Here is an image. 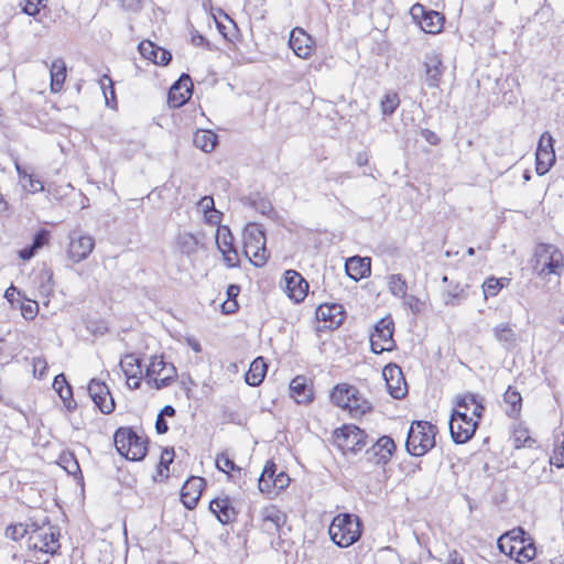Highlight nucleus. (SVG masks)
I'll return each mask as SVG.
<instances>
[{
	"instance_id": "774afa93",
	"label": "nucleus",
	"mask_w": 564,
	"mask_h": 564,
	"mask_svg": "<svg viewBox=\"0 0 564 564\" xmlns=\"http://www.w3.org/2000/svg\"><path fill=\"white\" fill-rule=\"evenodd\" d=\"M155 430L158 434H165L169 431V425L164 417L160 414H158L156 421H155Z\"/></svg>"
},
{
	"instance_id": "0eeeda50",
	"label": "nucleus",
	"mask_w": 564,
	"mask_h": 564,
	"mask_svg": "<svg viewBox=\"0 0 564 564\" xmlns=\"http://www.w3.org/2000/svg\"><path fill=\"white\" fill-rule=\"evenodd\" d=\"M481 419H474L466 411L453 410L449 433L455 444H465L473 438Z\"/></svg>"
},
{
	"instance_id": "20e7f679",
	"label": "nucleus",
	"mask_w": 564,
	"mask_h": 564,
	"mask_svg": "<svg viewBox=\"0 0 564 564\" xmlns=\"http://www.w3.org/2000/svg\"><path fill=\"white\" fill-rule=\"evenodd\" d=\"M243 253L256 267H262L269 259L263 230L256 224H249L243 231Z\"/></svg>"
},
{
	"instance_id": "6e6552de",
	"label": "nucleus",
	"mask_w": 564,
	"mask_h": 564,
	"mask_svg": "<svg viewBox=\"0 0 564 564\" xmlns=\"http://www.w3.org/2000/svg\"><path fill=\"white\" fill-rule=\"evenodd\" d=\"M145 376L150 378L149 383L160 390L169 387L177 377L176 368L173 364L166 362L162 356H154L145 370Z\"/></svg>"
},
{
	"instance_id": "680f3d73",
	"label": "nucleus",
	"mask_w": 564,
	"mask_h": 564,
	"mask_svg": "<svg viewBox=\"0 0 564 564\" xmlns=\"http://www.w3.org/2000/svg\"><path fill=\"white\" fill-rule=\"evenodd\" d=\"M171 59H172V54L169 51L160 47L159 52L156 54V58L154 59V64L165 66L169 64V62Z\"/></svg>"
},
{
	"instance_id": "69168bd1",
	"label": "nucleus",
	"mask_w": 564,
	"mask_h": 564,
	"mask_svg": "<svg viewBox=\"0 0 564 564\" xmlns=\"http://www.w3.org/2000/svg\"><path fill=\"white\" fill-rule=\"evenodd\" d=\"M28 180V188L31 193L42 192L44 189L43 183L40 180H36L32 174L29 175Z\"/></svg>"
},
{
	"instance_id": "052dcab7",
	"label": "nucleus",
	"mask_w": 564,
	"mask_h": 564,
	"mask_svg": "<svg viewBox=\"0 0 564 564\" xmlns=\"http://www.w3.org/2000/svg\"><path fill=\"white\" fill-rule=\"evenodd\" d=\"M252 206L263 215L271 213L273 209L271 203L261 197L254 199Z\"/></svg>"
},
{
	"instance_id": "f257e3e1",
	"label": "nucleus",
	"mask_w": 564,
	"mask_h": 564,
	"mask_svg": "<svg viewBox=\"0 0 564 564\" xmlns=\"http://www.w3.org/2000/svg\"><path fill=\"white\" fill-rule=\"evenodd\" d=\"M362 522L358 516L339 513L330 522L328 533L339 547H348L361 536Z\"/></svg>"
},
{
	"instance_id": "13d9d810",
	"label": "nucleus",
	"mask_w": 564,
	"mask_h": 564,
	"mask_svg": "<svg viewBox=\"0 0 564 564\" xmlns=\"http://www.w3.org/2000/svg\"><path fill=\"white\" fill-rule=\"evenodd\" d=\"M37 310L39 305L36 302H31L21 306L22 316L28 321H31L36 316Z\"/></svg>"
},
{
	"instance_id": "5fc2aeb1",
	"label": "nucleus",
	"mask_w": 564,
	"mask_h": 564,
	"mask_svg": "<svg viewBox=\"0 0 564 564\" xmlns=\"http://www.w3.org/2000/svg\"><path fill=\"white\" fill-rule=\"evenodd\" d=\"M100 87H101V89L104 91V95H105V98H106V104L109 105V98H108V95H107V89H108L109 95L112 98H115V88H113L112 79L108 75H104L102 78L100 79Z\"/></svg>"
},
{
	"instance_id": "ddd939ff",
	"label": "nucleus",
	"mask_w": 564,
	"mask_h": 564,
	"mask_svg": "<svg viewBox=\"0 0 564 564\" xmlns=\"http://www.w3.org/2000/svg\"><path fill=\"white\" fill-rule=\"evenodd\" d=\"M278 467L272 460H268L258 481L261 492L270 494L271 489L282 490L289 486L290 477L284 473H276Z\"/></svg>"
},
{
	"instance_id": "c9c22d12",
	"label": "nucleus",
	"mask_w": 564,
	"mask_h": 564,
	"mask_svg": "<svg viewBox=\"0 0 564 564\" xmlns=\"http://www.w3.org/2000/svg\"><path fill=\"white\" fill-rule=\"evenodd\" d=\"M554 163V149H550V151L541 150L535 152V171L538 175L546 174Z\"/></svg>"
},
{
	"instance_id": "3c124183",
	"label": "nucleus",
	"mask_w": 564,
	"mask_h": 564,
	"mask_svg": "<svg viewBox=\"0 0 564 564\" xmlns=\"http://www.w3.org/2000/svg\"><path fill=\"white\" fill-rule=\"evenodd\" d=\"M58 395L63 400L65 406L70 411L76 408V402L73 399V390L70 384L64 386V389L57 391Z\"/></svg>"
},
{
	"instance_id": "ea45409f",
	"label": "nucleus",
	"mask_w": 564,
	"mask_h": 564,
	"mask_svg": "<svg viewBox=\"0 0 564 564\" xmlns=\"http://www.w3.org/2000/svg\"><path fill=\"white\" fill-rule=\"evenodd\" d=\"M503 399L511 406V411L508 412L509 415H516L520 412L522 397L517 390L509 387L503 394Z\"/></svg>"
},
{
	"instance_id": "a18cd8bd",
	"label": "nucleus",
	"mask_w": 564,
	"mask_h": 564,
	"mask_svg": "<svg viewBox=\"0 0 564 564\" xmlns=\"http://www.w3.org/2000/svg\"><path fill=\"white\" fill-rule=\"evenodd\" d=\"M29 533V527L23 523L11 524L6 529V536L19 541Z\"/></svg>"
},
{
	"instance_id": "39448f33",
	"label": "nucleus",
	"mask_w": 564,
	"mask_h": 564,
	"mask_svg": "<svg viewBox=\"0 0 564 564\" xmlns=\"http://www.w3.org/2000/svg\"><path fill=\"white\" fill-rule=\"evenodd\" d=\"M564 268V258L557 247L539 243L534 249L533 271L539 275L560 274Z\"/></svg>"
},
{
	"instance_id": "a19ab883",
	"label": "nucleus",
	"mask_w": 564,
	"mask_h": 564,
	"mask_svg": "<svg viewBox=\"0 0 564 564\" xmlns=\"http://www.w3.org/2000/svg\"><path fill=\"white\" fill-rule=\"evenodd\" d=\"M61 465L69 475L76 476L80 474L78 460L73 453L63 454L61 456Z\"/></svg>"
},
{
	"instance_id": "bf43d9fd",
	"label": "nucleus",
	"mask_w": 564,
	"mask_h": 564,
	"mask_svg": "<svg viewBox=\"0 0 564 564\" xmlns=\"http://www.w3.org/2000/svg\"><path fill=\"white\" fill-rule=\"evenodd\" d=\"M554 140L552 135L549 132H544L539 140L536 151H550V149H553Z\"/></svg>"
},
{
	"instance_id": "423d86ee",
	"label": "nucleus",
	"mask_w": 564,
	"mask_h": 564,
	"mask_svg": "<svg viewBox=\"0 0 564 564\" xmlns=\"http://www.w3.org/2000/svg\"><path fill=\"white\" fill-rule=\"evenodd\" d=\"M330 399L337 406L349 410L354 416L371 410V404L359 394V391L346 383L337 384L332 391Z\"/></svg>"
},
{
	"instance_id": "6e6d98bb",
	"label": "nucleus",
	"mask_w": 564,
	"mask_h": 564,
	"mask_svg": "<svg viewBox=\"0 0 564 564\" xmlns=\"http://www.w3.org/2000/svg\"><path fill=\"white\" fill-rule=\"evenodd\" d=\"M33 372L34 376H37L39 378H43L46 375L47 370V362L42 357H35L33 358Z\"/></svg>"
},
{
	"instance_id": "b1692460",
	"label": "nucleus",
	"mask_w": 564,
	"mask_h": 564,
	"mask_svg": "<svg viewBox=\"0 0 564 564\" xmlns=\"http://www.w3.org/2000/svg\"><path fill=\"white\" fill-rule=\"evenodd\" d=\"M425 80L430 88H437L444 74L442 58L437 53H431L425 56L424 61Z\"/></svg>"
},
{
	"instance_id": "9b49d317",
	"label": "nucleus",
	"mask_w": 564,
	"mask_h": 564,
	"mask_svg": "<svg viewBox=\"0 0 564 564\" xmlns=\"http://www.w3.org/2000/svg\"><path fill=\"white\" fill-rule=\"evenodd\" d=\"M68 239L67 257L74 263H79L87 259L95 248V239L79 230L70 231Z\"/></svg>"
},
{
	"instance_id": "58836bf2",
	"label": "nucleus",
	"mask_w": 564,
	"mask_h": 564,
	"mask_svg": "<svg viewBox=\"0 0 564 564\" xmlns=\"http://www.w3.org/2000/svg\"><path fill=\"white\" fill-rule=\"evenodd\" d=\"M525 540L519 541V547L517 549V555L514 560L519 563H525L531 561L536 553L535 546L532 542L524 543Z\"/></svg>"
},
{
	"instance_id": "7c9ffc66",
	"label": "nucleus",
	"mask_w": 564,
	"mask_h": 564,
	"mask_svg": "<svg viewBox=\"0 0 564 564\" xmlns=\"http://www.w3.org/2000/svg\"><path fill=\"white\" fill-rule=\"evenodd\" d=\"M267 373V364L262 357L256 358L245 375L246 383L252 387L259 386Z\"/></svg>"
},
{
	"instance_id": "4c0bfd02",
	"label": "nucleus",
	"mask_w": 564,
	"mask_h": 564,
	"mask_svg": "<svg viewBox=\"0 0 564 564\" xmlns=\"http://www.w3.org/2000/svg\"><path fill=\"white\" fill-rule=\"evenodd\" d=\"M388 288L398 297H404L408 292L406 281L402 274H391L388 279Z\"/></svg>"
},
{
	"instance_id": "cd10ccee",
	"label": "nucleus",
	"mask_w": 564,
	"mask_h": 564,
	"mask_svg": "<svg viewBox=\"0 0 564 564\" xmlns=\"http://www.w3.org/2000/svg\"><path fill=\"white\" fill-rule=\"evenodd\" d=\"M496 340L508 351L517 347L518 337L513 328L508 323H500L492 329Z\"/></svg>"
},
{
	"instance_id": "f03ea898",
	"label": "nucleus",
	"mask_w": 564,
	"mask_h": 564,
	"mask_svg": "<svg viewBox=\"0 0 564 564\" xmlns=\"http://www.w3.org/2000/svg\"><path fill=\"white\" fill-rule=\"evenodd\" d=\"M437 429L427 421H413L405 441L406 452L411 456L420 457L425 455L435 446Z\"/></svg>"
},
{
	"instance_id": "f704fd0d",
	"label": "nucleus",
	"mask_w": 564,
	"mask_h": 564,
	"mask_svg": "<svg viewBox=\"0 0 564 564\" xmlns=\"http://www.w3.org/2000/svg\"><path fill=\"white\" fill-rule=\"evenodd\" d=\"M194 144L202 151L209 153L217 144V134L210 130H200L194 134Z\"/></svg>"
},
{
	"instance_id": "49530a36",
	"label": "nucleus",
	"mask_w": 564,
	"mask_h": 564,
	"mask_svg": "<svg viewBox=\"0 0 564 564\" xmlns=\"http://www.w3.org/2000/svg\"><path fill=\"white\" fill-rule=\"evenodd\" d=\"M178 245L181 246L183 252L189 254L191 252L195 251L197 240L194 235L186 232L178 236Z\"/></svg>"
},
{
	"instance_id": "c756f323",
	"label": "nucleus",
	"mask_w": 564,
	"mask_h": 564,
	"mask_svg": "<svg viewBox=\"0 0 564 564\" xmlns=\"http://www.w3.org/2000/svg\"><path fill=\"white\" fill-rule=\"evenodd\" d=\"M291 397L296 403H307L312 400L313 393L305 377L297 376L290 383Z\"/></svg>"
},
{
	"instance_id": "4be33fe9",
	"label": "nucleus",
	"mask_w": 564,
	"mask_h": 564,
	"mask_svg": "<svg viewBox=\"0 0 564 564\" xmlns=\"http://www.w3.org/2000/svg\"><path fill=\"white\" fill-rule=\"evenodd\" d=\"M314 40L303 29L294 28L289 37V46L300 58L306 59L313 53Z\"/></svg>"
},
{
	"instance_id": "393cba45",
	"label": "nucleus",
	"mask_w": 564,
	"mask_h": 564,
	"mask_svg": "<svg viewBox=\"0 0 564 564\" xmlns=\"http://www.w3.org/2000/svg\"><path fill=\"white\" fill-rule=\"evenodd\" d=\"M316 317L319 321L328 322L327 327L337 328L344 322V307L337 303L319 304L316 308Z\"/></svg>"
},
{
	"instance_id": "a211bd4d",
	"label": "nucleus",
	"mask_w": 564,
	"mask_h": 564,
	"mask_svg": "<svg viewBox=\"0 0 564 564\" xmlns=\"http://www.w3.org/2000/svg\"><path fill=\"white\" fill-rule=\"evenodd\" d=\"M193 84L189 75L182 74L169 90L167 104L171 108L183 106L192 96Z\"/></svg>"
},
{
	"instance_id": "412c9836",
	"label": "nucleus",
	"mask_w": 564,
	"mask_h": 564,
	"mask_svg": "<svg viewBox=\"0 0 564 564\" xmlns=\"http://www.w3.org/2000/svg\"><path fill=\"white\" fill-rule=\"evenodd\" d=\"M204 487L205 479L198 476H192L185 481L181 489V501L186 509L192 510L196 507Z\"/></svg>"
},
{
	"instance_id": "7ed1b4c3",
	"label": "nucleus",
	"mask_w": 564,
	"mask_h": 564,
	"mask_svg": "<svg viewBox=\"0 0 564 564\" xmlns=\"http://www.w3.org/2000/svg\"><path fill=\"white\" fill-rule=\"evenodd\" d=\"M117 452L129 460H142L148 452V442L131 427H119L113 435Z\"/></svg>"
},
{
	"instance_id": "6ab92c4d",
	"label": "nucleus",
	"mask_w": 564,
	"mask_h": 564,
	"mask_svg": "<svg viewBox=\"0 0 564 564\" xmlns=\"http://www.w3.org/2000/svg\"><path fill=\"white\" fill-rule=\"evenodd\" d=\"M394 451V441L390 436L383 435L366 451V455L369 462L377 465H384L391 459Z\"/></svg>"
},
{
	"instance_id": "2f4dec72",
	"label": "nucleus",
	"mask_w": 564,
	"mask_h": 564,
	"mask_svg": "<svg viewBox=\"0 0 564 564\" xmlns=\"http://www.w3.org/2000/svg\"><path fill=\"white\" fill-rule=\"evenodd\" d=\"M51 75V90L58 93L66 79V64L63 58H56L52 62L50 67Z\"/></svg>"
},
{
	"instance_id": "5701e85b",
	"label": "nucleus",
	"mask_w": 564,
	"mask_h": 564,
	"mask_svg": "<svg viewBox=\"0 0 564 564\" xmlns=\"http://www.w3.org/2000/svg\"><path fill=\"white\" fill-rule=\"evenodd\" d=\"M209 510L223 524L234 522L238 516V511L236 510L232 500L227 496L213 499L209 503Z\"/></svg>"
},
{
	"instance_id": "4468645a",
	"label": "nucleus",
	"mask_w": 564,
	"mask_h": 564,
	"mask_svg": "<svg viewBox=\"0 0 564 564\" xmlns=\"http://www.w3.org/2000/svg\"><path fill=\"white\" fill-rule=\"evenodd\" d=\"M410 14L426 33L435 34L442 29L443 15L436 11L425 10L421 3L413 4L410 9Z\"/></svg>"
},
{
	"instance_id": "4d7b16f0",
	"label": "nucleus",
	"mask_w": 564,
	"mask_h": 564,
	"mask_svg": "<svg viewBox=\"0 0 564 564\" xmlns=\"http://www.w3.org/2000/svg\"><path fill=\"white\" fill-rule=\"evenodd\" d=\"M174 458V449L173 448H164L161 454V459L159 464V473L162 475V468L169 469V465L173 462Z\"/></svg>"
},
{
	"instance_id": "c85d7f7f",
	"label": "nucleus",
	"mask_w": 564,
	"mask_h": 564,
	"mask_svg": "<svg viewBox=\"0 0 564 564\" xmlns=\"http://www.w3.org/2000/svg\"><path fill=\"white\" fill-rule=\"evenodd\" d=\"M345 270L349 278L358 281L370 274V260L358 256L351 257L346 261Z\"/></svg>"
},
{
	"instance_id": "e433bc0d",
	"label": "nucleus",
	"mask_w": 564,
	"mask_h": 564,
	"mask_svg": "<svg viewBox=\"0 0 564 564\" xmlns=\"http://www.w3.org/2000/svg\"><path fill=\"white\" fill-rule=\"evenodd\" d=\"M119 366L128 379L137 378V375L141 373V359L134 354L126 355Z\"/></svg>"
},
{
	"instance_id": "f3484780",
	"label": "nucleus",
	"mask_w": 564,
	"mask_h": 564,
	"mask_svg": "<svg viewBox=\"0 0 564 564\" xmlns=\"http://www.w3.org/2000/svg\"><path fill=\"white\" fill-rule=\"evenodd\" d=\"M216 243L224 256L225 262L229 267L237 265L239 261L238 252L234 246V236L227 226H219L216 232Z\"/></svg>"
},
{
	"instance_id": "bb28decb",
	"label": "nucleus",
	"mask_w": 564,
	"mask_h": 564,
	"mask_svg": "<svg viewBox=\"0 0 564 564\" xmlns=\"http://www.w3.org/2000/svg\"><path fill=\"white\" fill-rule=\"evenodd\" d=\"M262 524L261 528L267 533L278 532L286 521V516L275 506L267 507L261 512Z\"/></svg>"
},
{
	"instance_id": "2eb2a0df",
	"label": "nucleus",
	"mask_w": 564,
	"mask_h": 564,
	"mask_svg": "<svg viewBox=\"0 0 564 564\" xmlns=\"http://www.w3.org/2000/svg\"><path fill=\"white\" fill-rule=\"evenodd\" d=\"M87 391L90 399L101 413L110 414L115 411V400L108 386L104 381L91 379L88 383Z\"/></svg>"
},
{
	"instance_id": "aec40b11",
	"label": "nucleus",
	"mask_w": 564,
	"mask_h": 564,
	"mask_svg": "<svg viewBox=\"0 0 564 564\" xmlns=\"http://www.w3.org/2000/svg\"><path fill=\"white\" fill-rule=\"evenodd\" d=\"M285 292L294 302H302L308 292L307 281L296 271L288 270L284 273Z\"/></svg>"
},
{
	"instance_id": "de8ad7c7",
	"label": "nucleus",
	"mask_w": 564,
	"mask_h": 564,
	"mask_svg": "<svg viewBox=\"0 0 564 564\" xmlns=\"http://www.w3.org/2000/svg\"><path fill=\"white\" fill-rule=\"evenodd\" d=\"M159 48H160V46H156L154 43H152L150 41L142 42L139 45V51H140L141 55L144 58H147L153 63H154V59L156 58Z\"/></svg>"
},
{
	"instance_id": "72a5a7b5",
	"label": "nucleus",
	"mask_w": 564,
	"mask_h": 564,
	"mask_svg": "<svg viewBox=\"0 0 564 564\" xmlns=\"http://www.w3.org/2000/svg\"><path fill=\"white\" fill-rule=\"evenodd\" d=\"M48 231L47 230H41L35 234L32 245L28 246L19 251V257L24 260L29 261L31 260L37 250H40L44 245L48 242Z\"/></svg>"
},
{
	"instance_id": "338daca9",
	"label": "nucleus",
	"mask_w": 564,
	"mask_h": 564,
	"mask_svg": "<svg viewBox=\"0 0 564 564\" xmlns=\"http://www.w3.org/2000/svg\"><path fill=\"white\" fill-rule=\"evenodd\" d=\"M523 535L524 531L521 528H519L518 530H513L505 534L503 536H508L507 540H510L511 542L519 544L520 540H524Z\"/></svg>"
},
{
	"instance_id": "09e8293b",
	"label": "nucleus",
	"mask_w": 564,
	"mask_h": 564,
	"mask_svg": "<svg viewBox=\"0 0 564 564\" xmlns=\"http://www.w3.org/2000/svg\"><path fill=\"white\" fill-rule=\"evenodd\" d=\"M463 292H464V290L459 285V283L449 284L448 289L445 292V294L447 296V299H445L446 305H455L456 304L455 301L460 299Z\"/></svg>"
},
{
	"instance_id": "e2e57ef3",
	"label": "nucleus",
	"mask_w": 564,
	"mask_h": 564,
	"mask_svg": "<svg viewBox=\"0 0 564 564\" xmlns=\"http://www.w3.org/2000/svg\"><path fill=\"white\" fill-rule=\"evenodd\" d=\"M420 134L427 143L432 145H437L441 141L438 135L430 129H422Z\"/></svg>"
},
{
	"instance_id": "473e14b6",
	"label": "nucleus",
	"mask_w": 564,
	"mask_h": 564,
	"mask_svg": "<svg viewBox=\"0 0 564 564\" xmlns=\"http://www.w3.org/2000/svg\"><path fill=\"white\" fill-rule=\"evenodd\" d=\"M198 209L204 213L206 221L210 225H218L221 221L223 214L215 208V202L212 196H204L197 204Z\"/></svg>"
},
{
	"instance_id": "f8f14e48",
	"label": "nucleus",
	"mask_w": 564,
	"mask_h": 564,
	"mask_svg": "<svg viewBox=\"0 0 564 564\" xmlns=\"http://www.w3.org/2000/svg\"><path fill=\"white\" fill-rule=\"evenodd\" d=\"M59 536L58 529L48 525L45 530H40L36 535L29 538V546L42 553L55 555L61 547Z\"/></svg>"
},
{
	"instance_id": "dca6fc26",
	"label": "nucleus",
	"mask_w": 564,
	"mask_h": 564,
	"mask_svg": "<svg viewBox=\"0 0 564 564\" xmlns=\"http://www.w3.org/2000/svg\"><path fill=\"white\" fill-rule=\"evenodd\" d=\"M382 373L390 395L394 399L405 397L408 390L401 368L395 364H390L383 368Z\"/></svg>"
},
{
	"instance_id": "a878e982",
	"label": "nucleus",
	"mask_w": 564,
	"mask_h": 564,
	"mask_svg": "<svg viewBox=\"0 0 564 564\" xmlns=\"http://www.w3.org/2000/svg\"><path fill=\"white\" fill-rule=\"evenodd\" d=\"M455 404L457 406L456 410L466 411L467 413L471 411V417L474 419H481L484 415L485 405L482 399L475 393L467 392L456 395Z\"/></svg>"
},
{
	"instance_id": "1a4fd4ad",
	"label": "nucleus",
	"mask_w": 564,
	"mask_h": 564,
	"mask_svg": "<svg viewBox=\"0 0 564 564\" xmlns=\"http://www.w3.org/2000/svg\"><path fill=\"white\" fill-rule=\"evenodd\" d=\"M394 323L391 317L381 318L370 335V348L376 355L391 351L395 347L393 339Z\"/></svg>"
},
{
	"instance_id": "79ce46f5",
	"label": "nucleus",
	"mask_w": 564,
	"mask_h": 564,
	"mask_svg": "<svg viewBox=\"0 0 564 564\" xmlns=\"http://www.w3.org/2000/svg\"><path fill=\"white\" fill-rule=\"evenodd\" d=\"M215 463H216L217 469L223 473L229 474L230 470L240 471V467H238L235 464V462L226 453L218 454Z\"/></svg>"
},
{
	"instance_id": "864d4df0",
	"label": "nucleus",
	"mask_w": 564,
	"mask_h": 564,
	"mask_svg": "<svg viewBox=\"0 0 564 564\" xmlns=\"http://www.w3.org/2000/svg\"><path fill=\"white\" fill-rule=\"evenodd\" d=\"M100 87H101V89L104 91V95H105V98H106V104L109 105V98H108V95H107V89H108L109 95L112 98H115V88H113L112 79L108 75H104L102 78L100 79Z\"/></svg>"
},
{
	"instance_id": "9d476101",
	"label": "nucleus",
	"mask_w": 564,
	"mask_h": 564,
	"mask_svg": "<svg viewBox=\"0 0 564 564\" xmlns=\"http://www.w3.org/2000/svg\"><path fill=\"white\" fill-rule=\"evenodd\" d=\"M367 434L356 425H344L334 432L335 444L343 452L356 453L366 446Z\"/></svg>"
},
{
	"instance_id": "37998d69",
	"label": "nucleus",
	"mask_w": 564,
	"mask_h": 564,
	"mask_svg": "<svg viewBox=\"0 0 564 564\" xmlns=\"http://www.w3.org/2000/svg\"><path fill=\"white\" fill-rule=\"evenodd\" d=\"M399 97L397 94H387L381 100V111L384 116L392 115L399 106Z\"/></svg>"
},
{
	"instance_id": "8fccbe9b",
	"label": "nucleus",
	"mask_w": 564,
	"mask_h": 564,
	"mask_svg": "<svg viewBox=\"0 0 564 564\" xmlns=\"http://www.w3.org/2000/svg\"><path fill=\"white\" fill-rule=\"evenodd\" d=\"M508 536H500L498 540V546L500 551L510 557H516L517 555V549L519 547V544L511 542L510 540H507Z\"/></svg>"
},
{
	"instance_id": "c03bdc74",
	"label": "nucleus",
	"mask_w": 564,
	"mask_h": 564,
	"mask_svg": "<svg viewBox=\"0 0 564 564\" xmlns=\"http://www.w3.org/2000/svg\"><path fill=\"white\" fill-rule=\"evenodd\" d=\"M502 286L503 284L501 279H497L495 276L486 279L482 284L485 297L497 295L498 292L502 289Z\"/></svg>"
},
{
	"instance_id": "0e129e2a",
	"label": "nucleus",
	"mask_w": 564,
	"mask_h": 564,
	"mask_svg": "<svg viewBox=\"0 0 564 564\" xmlns=\"http://www.w3.org/2000/svg\"><path fill=\"white\" fill-rule=\"evenodd\" d=\"M119 2L126 10L138 11L141 9L144 0H119Z\"/></svg>"
},
{
	"instance_id": "603ef678",
	"label": "nucleus",
	"mask_w": 564,
	"mask_h": 564,
	"mask_svg": "<svg viewBox=\"0 0 564 564\" xmlns=\"http://www.w3.org/2000/svg\"><path fill=\"white\" fill-rule=\"evenodd\" d=\"M43 1L44 0H24L22 10L28 15L35 17L40 12L41 7H44Z\"/></svg>"
}]
</instances>
